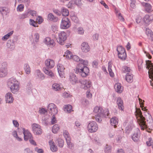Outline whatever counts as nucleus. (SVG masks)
I'll return each mask as SVG.
<instances>
[{
  "mask_svg": "<svg viewBox=\"0 0 153 153\" xmlns=\"http://www.w3.org/2000/svg\"><path fill=\"white\" fill-rule=\"evenodd\" d=\"M36 74L38 77L42 79H44L45 77L43 74L41 73L39 70H37L36 71Z\"/></svg>",
  "mask_w": 153,
  "mask_h": 153,
  "instance_id": "nucleus-44",
  "label": "nucleus"
},
{
  "mask_svg": "<svg viewBox=\"0 0 153 153\" xmlns=\"http://www.w3.org/2000/svg\"><path fill=\"white\" fill-rule=\"evenodd\" d=\"M112 149L111 146L107 144L104 147V152L105 153H111V152Z\"/></svg>",
  "mask_w": 153,
  "mask_h": 153,
  "instance_id": "nucleus-24",
  "label": "nucleus"
},
{
  "mask_svg": "<svg viewBox=\"0 0 153 153\" xmlns=\"http://www.w3.org/2000/svg\"><path fill=\"white\" fill-rule=\"evenodd\" d=\"M48 111L51 114L55 115L58 113L57 108L56 106L53 103L49 104L48 107Z\"/></svg>",
  "mask_w": 153,
  "mask_h": 153,
  "instance_id": "nucleus-5",
  "label": "nucleus"
},
{
  "mask_svg": "<svg viewBox=\"0 0 153 153\" xmlns=\"http://www.w3.org/2000/svg\"><path fill=\"white\" fill-rule=\"evenodd\" d=\"M42 123L45 125H47L48 124V118L45 116L43 117H42Z\"/></svg>",
  "mask_w": 153,
  "mask_h": 153,
  "instance_id": "nucleus-47",
  "label": "nucleus"
},
{
  "mask_svg": "<svg viewBox=\"0 0 153 153\" xmlns=\"http://www.w3.org/2000/svg\"><path fill=\"white\" fill-rule=\"evenodd\" d=\"M94 111L95 113H97V114L104 113L102 108L101 107L98 106L94 108Z\"/></svg>",
  "mask_w": 153,
  "mask_h": 153,
  "instance_id": "nucleus-26",
  "label": "nucleus"
},
{
  "mask_svg": "<svg viewBox=\"0 0 153 153\" xmlns=\"http://www.w3.org/2000/svg\"><path fill=\"white\" fill-rule=\"evenodd\" d=\"M7 85L10 88L13 93H16L18 91L19 82L15 79H10L7 82Z\"/></svg>",
  "mask_w": 153,
  "mask_h": 153,
  "instance_id": "nucleus-2",
  "label": "nucleus"
},
{
  "mask_svg": "<svg viewBox=\"0 0 153 153\" xmlns=\"http://www.w3.org/2000/svg\"><path fill=\"white\" fill-rule=\"evenodd\" d=\"M88 128L89 131L91 133L96 132L98 129V126L94 121L91 122L88 125Z\"/></svg>",
  "mask_w": 153,
  "mask_h": 153,
  "instance_id": "nucleus-3",
  "label": "nucleus"
},
{
  "mask_svg": "<svg viewBox=\"0 0 153 153\" xmlns=\"http://www.w3.org/2000/svg\"><path fill=\"white\" fill-rule=\"evenodd\" d=\"M59 129V127L58 125H54L52 128V132L53 133H58V131Z\"/></svg>",
  "mask_w": 153,
  "mask_h": 153,
  "instance_id": "nucleus-37",
  "label": "nucleus"
},
{
  "mask_svg": "<svg viewBox=\"0 0 153 153\" xmlns=\"http://www.w3.org/2000/svg\"><path fill=\"white\" fill-rule=\"evenodd\" d=\"M146 33L148 36L152 37L153 33L152 30L149 28H146Z\"/></svg>",
  "mask_w": 153,
  "mask_h": 153,
  "instance_id": "nucleus-49",
  "label": "nucleus"
},
{
  "mask_svg": "<svg viewBox=\"0 0 153 153\" xmlns=\"http://www.w3.org/2000/svg\"><path fill=\"white\" fill-rule=\"evenodd\" d=\"M131 70V69L130 68L127 66L124 67L123 69V71L124 73L130 72Z\"/></svg>",
  "mask_w": 153,
  "mask_h": 153,
  "instance_id": "nucleus-55",
  "label": "nucleus"
},
{
  "mask_svg": "<svg viewBox=\"0 0 153 153\" xmlns=\"http://www.w3.org/2000/svg\"><path fill=\"white\" fill-rule=\"evenodd\" d=\"M13 31H11L10 32L8 33L7 34L4 36L2 38L3 40H7L11 36L13 33Z\"/></svg>",
  "mask_w": 153,
  "mask_h": 153,
  "instance_id": "nucleus-40",
  "label": "nucleus"
},
{
  "mask_svg": "<svg viewBox=\"0 0 153 153\" xmlns=\"http://www.w3.org/2000/svg\"><path fill=\"white\" fill-rule=\"evenodd\" d=\"M32 128L33 133L36 134H42V130L41 126L38 124L33 123L32 125Z\"/></svg>",
  "mask_w": 153,
  "mask_h": 153,
  "instance_id": "nucleus-6",
  "label": "nucleus"
},
{
  "mask_svg": "<svg viewBox=\"0 0 153 153\" xmlns=\"http://www.w3.org/2000/svg\"><path fill=\"white\" fill-rule=\"evenodd\" d=\"M25 67L24 68L26 74H29L30 73V68L29 65L27 64H25Z\"/></svg>",
  "mask_w": 153,
  "mask_h": 153,
  "instance_id": "nucleus-38",
  "label": "nucleus"
},
{
  "mask_svg": "<svg viewBox=\"0 0 153 153\" xmlns=\"http://www.w3.org/2000/svg\"><path fill=\"white\" fill-rule=\"evenodd\" d=\"M57 121L56 119L55 115H53L51 119V123L52 124H53L57 122Z\"/></svg>",
  "mask_w": 153,
  "mask_h": 153,
  "instance_id": "nucleus-56",
  "label": "nucleus"
},
{
  "mask_svg": "<svg viewBox=\"0 0 153 153\" xmlns=\"http://www.w3.org/2000/svg\"><path fill=\"white\" fill-rule=\"evenodd\" d=\"M85 67H86V66H84V65L80 62L76 66V68L75 73L77 74H78L79 72L82 71V70Z\"/></svg>",
  "mask_w": 153,
  "mask_h": 153,
  "instance_id": "nucleus-19",
  "label": "nucleus"
},
{
  "mask_svg": "<svg viewBox=\"0 0 153 153\" xmlns=\"http://www.w3.org/2000/svg\"><path fill=\"white\" fill-rule=\"evenodd\" d=\"M51 150L53 152H55L57 150V146L54 144L50 146Z\"/></svg>",
  "mask_w": 153,
  "mask_h": 153,
  "instance_id": "nucleus-52",
  "label": "nucleus"
},
{
  "mask_svg": "<svg viewBox=\"0 0 153 153\" xmlns=\"http://www.w3.org/2000/svg\"><path fill=\"white\" fill-rule=\"evenodd\" d=\"M52 88L53 89L56 91L60 90L61 88L60 85L56 83H55L53 85Z\"/></svg>",
  "mask_w": 153,
  "mask_h": 153,
  "instance_id": "nucleus-36",
  "label": "nucleus"
},
{
  "mask_svg": "<svg viewBox=\"0 0 153 153\" xmlns=\"http://www.w3.org/2000/svg\"><path fill=\"white\" fill-rule=\"evenodd\" d=\"M7 46L8 48L13 49L14 48V46L13 41L9 40L7 43Z\"/></svg>",
  "mask_w": 153,
  "mask_h": 153,
  "instance_id": "nucleus-30",
  "label": "nucleus"
},
{
  "mask_svg": "<svg viewBox=\"0 0 153 153\" xmlns=\"http://www.w3.org/2000/svg\"><path fill=\"white\" fill-rule=\"evenodd\" d=\"M8 70L7 67H3L0 68V77L5 76L7 74Z\"/></svg>",
  "mask_w": 153,
  "mask_h": 153,
  "instance_id": "nucleus-10",
  "label": "nucleus"
},
{
  "mask_svg": "<svg viewBox=\"0 0 153 153\" xmlns=\"http://www.w3.org/2000/svg\"><path fill=\"white\" fill-rule=\"evenodd\" d=\"M72 59L74 61L78 62H80L81 59L80 58L76 55H74L72 56L71 57V59Z\"/></svg>",
  "mask_w": 153,
  "mask_h": 153,
  "instance_id": "nucleus-46",
  "label": "nucleus"
},
{
  "mask_svg": "<svg viewBox=\"0 0 153 153\" xmlns=\"http://www.w3.org/2000/svg\"><path fill=\"white\" fill-rule=\"evenodd\" d=\"M69 80L72 83H76L77 81L76 76L73 74H70Z\"/></svg>",
  "mask_w": 153,
  "mask_h": 153,
  "instance_id": "nucleus-23",
  "label": "nucleus"
},
{
  "mask_svg": "<svg viewBox=\"0 0 153 153\" xmlns=\"http://www.w3.org/2000/svg\"><path fill=\"white\" fill-rule=\"evenodd\" d=\"M56 141L58 143L59 146L60 147H63L64 145V141L62 139L59 138L56 140Z\"/></svg>",
  "mask_w": 153,
  "mask_h": 153,
  "instance_id": "nucleus-42",
  "label": "nucleus"
},
{
  "mask_svg": "<svg viewBox=\"0 0 153 153\" xmlns=\"http://www.w3.org/2000/svg\"><path fill=\"white\" fill-rule=\"evenodd\" d=\"M153 19V17L152 16L146 15L143 18L144 23L147 25H149Z\"/></svg>",
  "mask_w": 153,
  "mask_h": 153,
  "instance_id": "nucleus-13",
  "label": "nucleus"
},
{
  "mask_svg": "<svg viewBox=\"0 0 153 153\" xmlns=\"http://www.w3.org/2000/svg\"><path fill=\"white\" fill-rule=\"evenodd\" d=\"M57 68L60 76L61 77H63L64 76L63 71L64 70L63 66L61 64H58L57 66Z\"/></svg>",
  "mask_w": 153,
  "mask_h": 153,
  "instance_id": "nucleus-14",
  "label": "nucleus"
},
{
  "mask_svg": "<svg viewBox=\"0 0 153 153\" xmlns=\"http://www.w3.org/2000/svg\"><path fill=\"white\" fill-rule=\"evenodd\" d=\"M39 112L41 114H45L47 113V111L44 108H42L39 110Z\"/></svg>",
  "mask_w": 153,
  "mask_h": 153,
  "instance_id": "nucleus-64",
  "label": "nucleus"
},
{
  "mask_svg": "<svg viewBox=\"0 0 153 153\" xmlns=\"http://www.w3.org/2000/svg\"><path fill=\"white\" fill-rule=\"evenodd\" d=\"M79 82L82 84L84 85V88L86 89L90 88L91 86V82L90 81H88L86 80H81L79 81Z\"/></svg>",
  "mask_w": 153,
  "mask_h": 153,
  "instance_id": "nucleus-11",
  "label": "nucleus"
},
{
  "mask_svg": "<svg viewBox=\"0 0 153 153\" xmlns=\"http://www.w3.org/2000/svg\"><path fill=\"white\" fill-rule=\"evenodd\" d=\"M46 66L48 68H51L53 67L55 65L54 61L52 59H48L46 60L45 62Z\"/></svg>",
  "mask_w": 153,
  "mask_h": 153,
  "instance_id": "nucleus-9",
  "label": "nucleus"
},
{
  "mask_svg": "<svg viewBox=\"0 0 153 153\" xmlns=\"http://www.w3.org/2000/svg\"><path fill=\"white\" fill-rule=\"evenodd\" d=\"M137 114L139 118L137 120L139 123L142 130H144L145 128L147 127H153V120L151 116L149 115L148 118L146 119V122L145 121V119L142 115V113L140 109H137L136 111Z\"/></svg>",
  "mask_w": 153,
  "mask_h": 153,
  "instance_id": "nucleus-1",
  "label": "nucleus"
},
{
  "mask_svg": "<svg viewBox=\"0 0 153 153\" xmlns=\"http://www.w3.org/2000/svg\"><path fill=\"white\" fill-rule=\"evenodd\" d=\"M81 48L83 52H87L90 49L89 46L88 44L86 42H83L81 45Z\"/></svg>",
  "mask_w": 153,
  "mask_h": 153,
  "instance_id": "nucleus-12",
  "label": "nucleus"
},
{
  "mask_svg": "<svg viewBox=\"0 0 153 153\" xmlns=\"http://www.w3.org/2000/svg\"><path fill=\"white\" fill-rule=\"evenodd\" d=\"M72 106L71 105H66L64 108V111L66 112L69 113L73 111L72 110Z\"/></svg>",
  "mask_w": 153,
  "mask_h": 153,
  "instance_id": "nucleus-34",
  "label": "nucleus"
},
{
  "mask_svg": "<svg viewBox=\"0 0 153 153\" xmlns=\"http://www.w3.org/2000/svg\"><path fill=\"white\" fill-rule=\"evenodd\" d=\"M71 19L72 20L74 21V22L77 23L78 22V18L75 16H73L71 17Z\"/></svg>",
  "mask_w": 153,
  "mask_h": 153,
  "instance_id": "nucleus-58",
  "label": "nucleus"
},
{
  "mask_svg": "<svg viewBox=\"0 0 153 153\" xmlns=\"http://www.w3.org/2000/svg\"><path fill=\"white\" fill-rule=\"evenodd\" d=\"M117 50L118 52V56L121 54L126 53L125 49L122 46L118 47Z\"/></svg>",
  "mask_w": 153,
  "mask_h": 153,
  "instance_id": "nucleus-27",
  "label": "nucleus"
},
{
  "mask_svg": "<svg viewBox=\"0 0 153 153\" xmlns=\"http://www.w3.org/2000/svg\"><path fill=\"white\" fill-rule=\"evenodd\" d=\"M31 85L29 83L27 85L26 87V90L27 92H30L31 91Z\"/></svg>",
  "mask_w": 153,
  "mask_h": 153,
  "instance_id": "nucleus-53",
  "label": "nucleus"
},
{
  "mask_svg": "<svg viewBox=\"0 0 153 153\" xmlns=\"http://www.w3.org/2000/svg\"><path fill=\"white\" fill-rule=\"evenodd\" d=\"M39 37V35L38 33H35L34 34L33 36V39L36 42H38Z\"/></svg>",
  "mask_w": 153,
  "mask_h": 153,
  "instance_id": "nucleus-48",
  "label": "nucleus"
},
{
  "mask_svg": "<svg viewBox=\"0 0 153 153\" xmlns=\"http://www.w3.org/2000/svg\"><path fill=\"white\" fill-rule=\"evenodd\" d=\"M72 56L71 52L68 50L67 51L64 55L68 59H71Z\"/></svg>",
  "mask_w": 153,
  "mask_h": 153,
  "instance_id": "nucleus-33",
  "label": "nucleus"
},
{
  "mask_svg": "<svg viewBox=\"0 0 153 153\" xmlns=\"http://www.w3.org/2000/svg\"><path fill=\"white\" fill-rule=\"evenodd\" d=\"M89 72V69L88 67H84L83 69L82 70V71L79 72L78 74L81 75L82 77H85L88 75Z\"/></svg>",
  "mask_w": 153,
  "mask_h": 153,
  "instance_id": "nucleus-16",
  "label": "nucleus"
},
{
  "mask_svg": "<svg viewBox=\"0 0 153 153\" xmlns=\"http://www.w3.org/2000/svg\"><path fill=\"white\" fill-rule=\"evenodd\" d=\"M24 5L22 4H20L19 5L18 7H17V10L18 11H21L22 10H23V8H24Z\"/></svg>",
  "mask_w": 153,
  "mask_h": 153,
  "instance_id": "nucleus-60",
  "label": "nucleus"
},
{
  "mask_svg": "<svg viewBox=\"0 0 153 153\" xmlns=\"http://www.w3.org/2000/svg\"><path fill=\"white\" fill-rule=\"evenodd\" d=\"M133 121L131 119L126 120L123 124L124 126L125 127L126 133H129V131L131 130L132 125Z\"/></svg>",
  "mask_w": 153,
  "mask_h": 153,
  "instance_id": "nucleus-7",
  "label": "nucleus"
},
{
  "mask_svg": "<svg viewBox=\"0 0 153 153\" xmlns=\"http://www.w3.org/2000/svg\"><path fill=\"white\" fill-rule=\"evenodd\" d=\"M27 13H28V14L29 13L33 16H36V12L34 10H29L28 11Z\"/></svg>",
  "mask_w": 153,
  "mask_h": 153,
  "instance_id": "nucleus-54",
  "label": "nucleus"
},
{
  "mask_svg": "<svg viewBox=\"0 0 153 153\" xmlns=\"http://www.w3.org/2000/svg\"><path fill=\"white\" fill-rule=\"evenodd\" d=\"M131 2L130 4V6L131 7L134 8L135 7V0H131Z\"/></svg>",
  "mask_w": 153,
  "mask_h": 153,
  "instance_id": "nucleus-63",
  "label": "nucleus"
},
{
  "mask_svg": "<svg viewBox=\"0 0 153 153\" xmlns=\"http://www.w3.org/2000/svg\"><path fill=\"white\" fill-rule=\"evenodd\" d=\"M111 125L114 126V128L117 127L116 125L118 124V120L116 117H112L110 120Z\"/></svg>",
  "mask_w": 153,
  "mask_h": 153,
  "instance_id": "nucleus-22",
  "label": "nucleus"
},
{
  "mask_svg": "<svg viewBox=\"0 0 153 153\" xmlns=\"http://www.w3.org/2000/svg\"><path fill=\"white\" fill-rule=\"evenodd\" d=\"M35 150L38 153H43L44 152V151L42 149H39L37 147L35 148Z\"/></svg>",
  "mask_w": 153,
  "mask_h": 153,
  "instance_id": "nucleus-62",
  "label": "nucleus"
},
{
  "mask_svg": "<svg viewBox=\"0 0 153 153\" xmlns=\"http://www.w3.org/2000/svg\"><path fill=\"white\" fill-rule=\"evenodd\" d=\"M143 6L145 7L146 10L148 12H149L151 10L152 7L150 4L147 3H142Z\"/></svg>",
  "mask_w": 153,
  "mask_h": 153,
  "instance_id": "nucleus-29",
  "label": "nucleus"
},
{
  "mask_svg": "<svg viewBox=\"0 0 153 153\" xmlns=\"http://www.w3.org/2000/svg\"><path fill=\"white\" fill-rule=\"evenodd\" d=\"M5 97L6 103H11L14 100L11 93L8 92L5 95Z\"/></svg>",
  "mask_w": 153,
  "mask_h": 153,
  "instance_id": "nucleus-15",
  "label": "nucleus"
},
{
  "mask_svg": "<svg viewBox=\"0 0 153 153\" xmlns=\"http://www.w3.org/2000/svg\"><path fill=\"white\" fill-rule=\"evenodd\" d=\"M45 43L48 45L53 46L54 45V42L53 40H51L50 37H47L45 40Z\"/></svg>",
  "mask_w": 153,
  "mask_h": 153,
  "instance_id": "nucleus-21",
  "label": "nucleus"
},
{
  "mask_svg": "<svg viewBox=\"0 0 153 153\" xmlns=\"http://www.w3.org/2000/svg\"><path fill=\"white\" fill-rule=\"evenodd\" d=\"M48 18L49 20L53 22H57L58 20V17L54 16L52 13H49L48 16Z\"/></svg>",
  "mask_w": 153,
  "mask_h": 153,
  "instance_id": "nucleus-20",
  "label": "nucleus"
},
{
  "mask_svg": "<svg viewBox=\"0 0 153 153\" xmlns=\"http://www.w3.org/2000/svg\"><path fill=\"white\" fill-rule=\"evenodd\" d=\"M117 103L118 105L119 108L121 110H123L124 109V106L123 105V101L120 97L117 98Z\"/></svg>",
  "mask_w": 153,
  "mask_h": 153,
  "instance_id": "nucleus-17",
  "label": "nucleus"
},
{
  "mask_svg": "<svg viewBox=\"0 0 153 153\" xmlns=\"http://www.w3.org/2000/svg\"><path fill=\"white\" fill-rule=\"evenodd\" d=\"M64 136L67 145H69L71 143L70 140L71 138L69 134H63Z\"/></svg>",
  "mask_w": 153,
  "mask_h": 153,
  "instance_id": "nucleus-43",
  "label": "nucleus"
},
{
  "mask_svg": "<svg viewBox=\"0 0 153 153\" xmlns=\"http://www.w3.org/2000/svg\"><path fill=\"white\" fill-rule=\"evenodd\" d=\"M114 88L116 91L118 93H121L123 91V88L120 83H117L115 84Z\"/></svg>",
  "mask_w": 153,
  "mask_h": 153,
  "instance_id": "nucleus-18",
  "label": "nucleus"
},
{
  "mask_svg": "<svg viewBox=\"0 0 153 153\" xmlns=\"http://www.w3.org/2000/svg\"><path fill=\"white\" fill-rule=\"evenodd\" d=\"M96 134H92V136H90L91 139L93 141H95L96 143L98 145H100V143L99 141V138L96 136Z\"/></svg>",
  "mask_w": 153,
  "mask_h": 153,
  "instance_id": "nucleus-28",
  "label": "nucleus"
},
{
  "mask_svg": "<svg viewBox=\"0 0 153 153\" xmlns=\"http://www.w3.org/2000/svg\"><path fill=\"white\" fill-rule=\"evenodd\" d=\"M43 71L46 74L52 77L54 76V74L53 72L47 69L46 68H43Z\"/></svg>",
  "mask_w": 153,
  "mask_h": 153,
  "instance_id": "nucleus-32",
  "label": "nucleus"
},
{
  "mask_svg": "<svg viewBox=\"0 0 153 153\" xmlns=\"http://www.w3.org/2000/svg\"><path fill=\"white\" fill-rule=\"evenodd\" d=\"M78 32L79 34H82L84 33V30H83L82 28L81 27H79L78 28Z\"/></svg>",
  "mask_w": 153,
  "mask_h": 153,
  "instance_id": "nucleus-59",
  "label": "nucleus"
},
{
  "mask_svg": "<svg viewBox=\"0 0 153 153\" xmlns=\"http://www.w3.org/2000/svg\"><path fill=\"white\" fill-rule=\"evenodd\" d=\"M70 26V22L67 18H63L62 20L60 27L63 29H66Z\"/></svg>",
  "mask_w": 153,
  "mask_h": 153,
  "instance_id": "nucleus-8",
  "label": "nucleus"
},
{
  "mask_svg": "<svg viewBox=\"0 0 153 153\" xmlns=\"http://www.w3.org/2000/svg\"><path fill=\"white\" fill-rule=\"evenodd\" d=\"M105 116L104 113L98 114L95 116V118L97 121L100 123L102 120V118Z\"/></svg>",
  "mask_w": 153,
  "mask_h": 153,
  "instance_id": "nucleus-25",
  "label": "nucleus"
},
{
  "mask_svg": "<svg viewBox=\"0 0 153 153\" xmlns=\"http://www.w3.org/2000/svg\"><path fill=\"white\" fill-rule=\"evenodd\" d=\"M30 24L31 25L33 26L34 27H36L37 24L35 22V21L33 19H30Z\"/></svg>",
  "mask_w": 153,
  "mask_h": 153,
  "instance_id": "nucleus-61",
  "label": "nucleus"
},
{
  "mask_svg": "<svg viewBox=\"0 0 153 153\" xmlns=\"http://www.w3.org/2000/svg\"><path fill=\"white\" fill-rule=\"evenodd\" d=\"M140 134H133L131 137L132 140L134 142H137L139 140Z\"/></svg>",
  "mask_w": 153,
  "mask_h": 153,
  "instance_id": "nucleus-45",
  "label": "nucleus"
},
{
  "mask_svg": "<svg viewBox=\"0 0 153 153\" xmlns=\"http://www.w3.org/2000/svg\"><path fill=\"white\" fill-rule=\"evenodd\" d=\"M67 38L66 33L64 32H61L59 34V38L57 39V42L60 44L63 45Z\"/></svg>",
  "mask_w": 153,
  "mask_h": 153,
  "instance_id": "nucleus-4",
  "label": "nucleus"
},
{
  "mask_svg": "<svg viewBox=\"0 0 153 153\" xmlns=\"http://www.w3.org/2000/svg\"><path fill=\"white\" fill-rule=\"evenodd\" d=\"M28 14V13L27 12L22 14L19 16V18L20 19H25L27 17V15Z\"/></svg>",
  "mask_w": 153,
  "mask_h": 153,
  "instance_id": "nucleus-57",
  "label": "nucleus"
},
{
  "mask_svg": "<svg viewBox=\"0 0 153 153\" xmlns=\"http://www.w3.org/2000/svg\"><path fill=\"white\" fill-rule=\"evenodd\" d=\"M112 63L111 62H109L108 63V71L109 72L110 75L111 77H113L114 75V74L112 72V70L111 69L112 67Z\"/></svg>",
  "mask_w": 153,
  "mask_h": 153,
  "instance_id": "nucleus-31",
  "label": "nucleus"
},
{
  "mask_svg": "<svg viewBox=\"0 0 153 153\" xmlns=\"http://www.w3.org/2000/svg\"><path fill=\"white\" fill-rule=\"evenodd\" d=\"M118 57L122 60H125L126 58V53L121 54L118 55Z\"/></svg>",
  "mask_w": 153,
  "mask_h": 153,
  "instance_id": "nucleus-50",
  "label": "nucleus"
},
{
  "mask_svg": "<svg viewBox=\"0 0 153 153\" xmlns=\"http://www.w3.org/2000/svg\"><path fill=\"white\" fill-rule=\"evenodd\" d=\"M62 13L64 16H67L69 14V11L68 9L65 8H63L62 10Z\"/></svg>",
  "mask_w": 153,
  "mask_h": 153,
  "instance_id": "nucleus-41",
  "label": "nucleus"
},
{
  "mask_svg": "<svg viewBox=\"0 0 153 153\" xmlns=\"http://www.w3.org/2000/svg\"><path fill=\"white\" fill-rule=\"evenodd\" d=\"M126 79L127 82L130 83L132 82L133 81V77L132 75L127 74Z\"/></svg>",
  "mask_w": 153,
  "mask_h": 153,
  "instance_id": "nucleus-35",
  "label": "nucleus"
},
{
  "mask_svg": "<svg viewBox=\"0 0 153 153\" xmlns=\"http://www.w3.org/2000/svg\"><path fill=\"white\" fill-rule=\"evenodd\" d=\"M7 9L5 7H0V12L3 15H7L8 13L7 10Z\"/></svg>",
  "mask_w": 153,
  "mask_h": 153,
  "instance_id": "nucleus-39",
  "label": "nucleus"
},
{
  "mask_svg": "<svg viewBox=\"0 0 153 153\" xmlns=\"http://www.w3.org/2000/svg\"><path fill=\"white\" fill-rule=\"evenodd\" d=\"M24 140L25 141H27L28 140L32 138V134H24Z\"/></svg>",
  "mask_w": 153,
  "mask_h": 153,
  "instance_id": "nucleus-51",
  "label": "nucleus"
}]
</instances>
